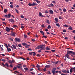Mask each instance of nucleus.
I'll return each mask as SVG.
<instances>
[{"instance_id": "f257e3e1", "label": "nucleus", "mask_w": 75, "mask_h": 75, "mask_svg": "<svg viewBox=\"0 0 75 75\" xmlns=\"http://www.w3.org/2000/svg\"><path fill=\"white\" fill-rule=\"evenodd\" d=\"M67 54H71L74 55H75V53L74 52H73L72 51L67 50Z\"/></svg>"}, {"instance_id": "f03ea898", "label": "nucleus", "mask_w": 75, "mask_h": 75, "mask_svg": "<svg viewBox=\"0 0 75 75\" xmlns=\"http://www.w3.org/2000/svg\"><path fill=\"white\" fill-rule=\"evenodd\" d=\"M2 65L3 66V67H4V68H5L6 69H7V68L5 67L6 66L7 67H9V66L8 65V64L7 63H5V64H4V63H2Z\"/></svg>"}, {"instance_id": "7ed1b4c3", "label": "nucleus", "mask_w": 75, "mask_h": 75, "mask_svg": "<svg viewBox=\"0 0 75 75\" xmlns=\"http://www.w3.org/2000/svg\"><path fill=\"white\" fill-rule=\"evenodd\" d=\"M11 13L8 14V15H5L4 17H5L6 18H10V17L11 16Z\"/></svg>"}, {"instance_id": "20e7f679", "label": "nucleus", "mask_w": 75, "mask_h": 75, "mask_svg": "<svg viewBox=\"0 0 75 75\" xmlns=\"http://www.w3.org/2000/svg\"><path fill=\"white\" fill-rule=\"evenodd\" d=\"M8 21H9L10 22H11V23H14L15 21L14 19L12 18H10L8 19Z\"/></svg>"}, {"instance_id": "39448f33", "label": "nucleus", "mask_w": 75, "mask_h": 75, "mask_svg": "<svg viewBox=\"0 0 75 75\" xmlns=\"http://www.w3.org/2000/svg\"><path fill=\"white\" fill-rule=\"evenodd\" d=\"M57 69L56 68H53V69H52V73L53 74H54L55 73V71Z\"/></svg>"}, {"instance_id": "423d86ee", "label": "nucleus", "mask_w": 75, "mask_h": 75, "mask_svg": "<svg viewBox=\"0 0 75 75\" xmlns=\"http://www.w3.org/2000/svg\"><path fill=\"white\" fill-rule=\"evenodd\" d=\"M11 35H12L13 37L16 36V33L11 31Z\"/></svg>"}, {"instance_id": "0eeeda50", "label": "nucleus", "mask_w": 75, "mask_h": 75, "mask_svg": "<svg viewBox=\"0 0 75 75\" xmlns=\"http://www.w3.org/2000/svg\"><path fill=\"white\" fill-rule=\"evenodd\" d=\"M15 40H16V41H17L18 42H20L21 41V39L19 38H15Z\"/></svg>"}, {"instance_id": "6e6552de", "label": "nucleus", "mask_w": 75, "mask_h": 75, "mask_svg": "<svg viewBox=\"0 0 75 75\" xmlns=\"http://www.w3.org/2000/svg\"><path fill=\"white\" fill-rule=\"evenodd\" d=\"M39 17H45L44 16L42 15V14L40 12H39Z\"/></svg>"}, {"instance_id": "1a4fd4ad", "label": "nucleus", "mask_w": 75, "mask_h": 75, "mask_svg": "<svg viewBox=\"0 0 75 75\" xmlns=\"http://www.w3.org/2000/svg\"><path fill=\"white\" fill-rule=\"evenodd\" d=\"M6 31L7 32H9L10 31V28L8 27H6Z\"/></svg>"}, {"instance_id": "9d476101", "label": "nucleus", "mask_w": 75, "mask_h": 75, "mask_svg": "<svg viewBox=\"0 0 75 75\" xmlns=\"http://www.w3.org/2000/svg\"><path fill=\"white\" fill-rule=\"evenodd\" d=\"M8 62H9V63H10V64H12L14 63V60H12V61H11L10 60H9Z\"/></svg>"}, {"instance_id": "9b49d317", "label": "nucleus", "mask_w": 75, "mask_h": 75, "mask_svg": "<svg viewBox=\"0 0 75 75\" xmlns=\"http://www.w3.org/2000/svg\"><path fill=\"white\" fill-rule=\"evenodd\" d=\"M54 5L52 4H51L49 5H48V6L49 7H54Z\"/></svg>"}, {"instance_id": "f8f14e48", "label": "nucleus", "mask_w": 75, "mask_h": 75, "mask_svg": "<svg viewBox=\"0 0 75 75\" xmlns=\"http://www.w3.org/2000/svg\"><path fill=\"white\" fill-rule=\"evenodd\" d=\"M65 57L68 59H70V57H69V55H68V54H65Z\"/></svg>"}, {"instance_id": "ddd939ff", "label": "nucleus", "mask_w": 75, "mask_h": 75, "mask_svg": "<svg viewBox=\"0 0 75 75\" xmlns=\"http://www.w3.org/2000/svg\"><path fill=\"white\" fill-rule=\"evenodd\" d=\"M54 20H55L56 22L57 23H58L59 22L58 18H54Z\"/></svg>"}, {"instance_id": "4468645a", "label": "nucleus", "mask_w": 75, "mask_h": 75, "mask_svg": "<svg viewBox=\"0 0 75 75\" xmlns=\"http://www.w3.org/2000/svg\"><path fill=\"white\" fill-rule=\"evenodd\" d=\"M49 13H50L51 14H53V11L52 10H49Z\"/></svg>"}, {"instance_id": "2eb2a0df", "label": "nucleus", "mask_w": 75, "mask_h": 75, "mask_svg": "<svg viewBox=\"0 0 75 75\" xmlns=\"http://www.w3.org/2000/svg\"><path fill=\"white\" fill-rule=\"evenodd\" d=\"M12 46H13V48L15 50L16 49V46L14 44H13Z\"/></svg>"}, {"instance_id": "dca6fc26", "label": "nucleus", "mask_w": 75, "mask_h": 75, "mask_svg": "<svg viewBox=\"0 0 75 75\" xmlns=\"http://www.w3.org/2000/svg\"><path fill=\"white\" fill-rule=\"evenodd\" d=\"M21 65V64H18V65L17 66V67L18 68H21L20 66Z\"/></svg>"}, {"instance_id": "f3484780", "label": "nucleus", "mask_w": 75, "mask_h": 75, "mask_svg": "<svg viewBox=\"0 0 75 75\" xmlns=\"http://www.w3.org/2000/svg\"><path fill=\"white\" fill-rule=\"evenodd\" d=\"M32 4V6H37V4L36 3H35L34 2Z\"/></svg>"}, {"instance_id": "a211bd4d", "label": "nucleus", "mask_w": 75, "mask_h": 75, "mask_svg": "<svg viewBox=\"0 0 75 75\" xmlns=\"http://www.w3.org/2000/svg\"><path fill=\"white\" fill-rule=\"evenodd\" d=\"M41 47V46H38V47H36L35 49H40V47Z\"/></svg>"}, {"instance_id": "6ab92c4d", "label": "nucleus", "mask_w": 75, "mask_h": 75, "mask_svg": "<svg viewBox=\"0 0 75 75\" xmlns=\"http://www.w3.org/2000/svg\"><path fill=\"white\" fill-rule=\"evenodd\" d=\"M46 23H47L48 24H50V22L49 20L48 19L46 20Z\"/></svg>"}, {"instance_id": "aec40b11", "label": "nucleus", "mask_w": 75, "mask_h": 75, "mask_svg": "<svg viewBox=\"0 0 75 75\" xmlns=\"http://www.w3.org/2000/svg\"><path fill=\"white\" fill-rule=\"evenodd\" d=\"M40 33H41V34H42V35H44V32H43V31H40Z\"/></svg>"}, {"instance_id": "412c9836", "label": "nucleus", "mask_w": 75, "mask_h": 75, "mask_svg": "<svg viewBox=\"0 0 75 75\" xmlns=\"http://www.w3.org/2000/svg\"><path fill=\"white\" fill-rule=\"evenodd\" d=\"M35 1L38 4H40V3H41V1H39L38 0H36Z\"/></svg>"}, {"instance_id": "4be33fe9", "label": "nucleus", "mask_w": 75, "mask_h": 75, "mask_svg": "<svg viewBox=\"0 0 75 75\" xmlns=\"http://www.w3.org/2000/svg\"><path fill=\"white\" fill-rule=\"evenodd\" d=\"M24 69H25V71H27L29 69L28 68H27V67L24 68Z\"/></svg>"}, {"instance_id": "5701e85b", "label": "nucleus", "mask_w": 75, "mask_h": 75, "mask_svg": "<svg viewBox=\"0 0 75 75\" xmlns=\"http://www.w3.org/2000/svg\"><path fill=\"white\" fill-rule=\"evenodd\" d=\"M30 46V45H25V47L26 48H29V47Z\"/></svg>"}, {"instance_id": "b1692460", "label": "nucleus", "mask_w": 75, "mask_h": 75, "mask_svg": "<svg viewBox=\"0 0 75 75\" xmlns=\"http://www.w3.org/2000/svg\"><path fill=\"white\" fill-rule=\"evenodd\" d=\"M40 50H45V47H40Z\"/></svg>"}, {"instance_id": "393cba45", "label": "nucleus", "mask_w": 75, "mask_h": 75, "mask_svg": "<svg viewBox=\"0 0 75 75\" xmlns=\"http://www.w3.org/2000/svg\"><path fill=\"white\" fill-rule=\"evenodd\" d=\"M58 61H57L56 62H53V64H58Z\"/></svg>"}, {"instance_id": "a878e982", "label": "nucleus", "mask_w": 75, "mask_h": 75, "mask_svg": "<svg viewBox=\"0 0 75 75\" xmlns=\"http://www.w3.org/2000/svg\"><path fill=\"white\" fill-rule=\"evenodd\" d=\"M69 30H72V28L71 26H69Z\"/></svg>"}, {"instance_id": "bb28decb", "label": "nucleus", "mask_w": 75, "mask_h": 75, "mask_svg": "<svg viewBox=\"0 0 75 75\" xmlns=\"http://www.w3.org/2000/svg\"><path fill=\"white\" fill-rule=\"evenodd\" d=\"M50 67V66L49 65H47L45 66V68H49Z\"/></svg>"}, {"instance_id": "cd10ccee", "label": "nucleus", "mask_w": 75, "mask_h": 75, "mask_svg": "<svg viewBox=\"0 0 75 75\" xmlns=\"http://www.w3.org/2000/svg\"><path fill=\"white\" fill-rule=\"evenodd\" d=\"M32 53L33 54V55L34 56H35L36 55V53H35V52H32Z\"/></svg>"}, {"instance_id": "c85d7f7f", "label": "nucleus", "mask_w": 75, "mask_h": 75, "mask_svg": "<svg viewBox=\"0 0 75 75\" xmlns=\"http://www.w3.org/2000/svg\"><path fill=\"white\" fill-rule=\"evenodd\" d=\"M7 48V50L8 52H9L11 51V49L10 48Z\"/></svg>"}, {"instance_id": "c756f323", "label": "nucleus", "mask_w": 75, "mask_h": 75, "mask_svg": "<svg viewBox=\"0 0 75 75\" xmlns=\"http://www.w3.org/2000/svg\"><path fill=\"white\" fill-rule=\"evenodd\" d=\"M22 45H23V46H24L25 45H27V44H26V43H25L24 42H23V43H22Z\"/></svg>"}, {"instance_id": "7c9ffc66", "label": "nucleus", "mask_w": 75, "mask_h": 75, "mask_svg": "<svg viewBox=\"0 0 75 75\" xmlns=\"http://www.w3.org/2000/svg\"><path fill=\"white\" fill-rule=\"evenodd\" d=\"M63 27H68V25H67L65 24L63 26Z\"/></svg>"}, {"instance_id": "2f4dec72", "label": "nucleus", "mask_w": 75, "mask_h": 75, "mask_svg": "<svg viewBox=\"0 0 75 75\" xmlns=\"http://www.w3.org/2000/svg\"><path fill=\"white\" fill-rule=\"evenodd\" d=\"M62 72L63 73H66V70H65L64 69H63V70H62Z\"/></svg>"}, {"instance_id": "473e14b6", "label": "nucleus", "mask_w": 75, "mask_h": 75, "mask_svg": "<svg viewBox=\"0 0 75 75\" xmlns=\"http://www.w3.org/2000/svg\"><path fill=\"white\" fill-rule=\"evenodd\" d=\"M4 13H6V12H7V10L6 9H4Z\"/></svg>"}, {"instance_id": "72a5a7b5", "label": "nucleus", "mask_w": 75, "mask_h": 75, "mask_svg": "<svg viewBox=\"0 0 75 75\" xmlns=\"http://www.w3.org/2000/svg\"><path fill=\"white\" fill-rule=\"evenodd\" d=\"M24 38H25V39L27 38V35L25 34H24Z\"/></svg>"}, {"instance_id": "f704fd0d", "label": "nucleus", "mask_w": 75, "mask_h": 75, "mask_svg": "<svg viewBox=\"0 0 75 75\" xmlns=\"http://www.w3.org/2000/svg\"><path fill=\"white\" fill-rule=\"evenodd\" d=\"M46 50H50V49L49 47H46Z\"/></svg>"}, {"instance_id": "c9c22d12", "label": "nucleus", "mask_w": 75, "mask_h": 75, "mask_svg": "<svg viewBox=\"0 0 75 75\" xmlns=\"http://www.w3.org/2000/svg\"><path fill=\"white\" fill-rule=\"evenodd\" d=\"M51 28H51V27L50 25H49L47 27V29H51Z\"/></svg>"}, {"instance_id": "e433bc0d", "label": "nucleus", "mask_w": 75, "mask_h": 75, "mask_svg": "<svg viewBox=\"0 0 75 75\" xmlns=\"http://www.w3.org/2000/svg\"><path fill=\"white\" fill-rule=\"evenodd\" d=\"M72 71H73L72 69V68L70 69V73H71L72 72Z\"/></svg>"}, {"instance_id": "4c0bfd02", "label": "nucleus", "mask_w": 75, "mask_h": 75, "mask_svg": "<svg viewBox=\"0 0 75 75\" xmlns=\"http://www.w3.org/2000/svg\"><path fill=\"white\" fill-rule=\"evenodd\" d=\"M33 53L32 52H30L29 53H28V54L30 55H32V54Z\"/></svg>"}, {"instance_id": "58836bf2", "label": "nucleus", "mask_w": 75, "mask_h": 75, "mask_svg": "<svg viewBox=\"0 0 75 75\" xmlns=\"http://www.w3.org/2000/svg\"><path fill=\"white\" fill-rule=\"evenodd\" d=\"M28 5L30 6H32V4L30 3L28 4Z\"/></svg>"}, {"instance_id": "ea45409f", "label": "nucleus", "mask_w": 75, "mask_h": 75, "mask_svg": "<svg viewBox=\"0 0 75 75\" xmlns=\"http://www.w3.org/2000/svg\"><path fill=\"white\" fill-rule=\"evenodd\" d=\"M18 46L19 47H22L21 45V44H19L18 45Z\"/></svg>"}, {"instance_id": "a19ab883", "label": "nucleus", "mask_w": 75, "mask_h": 75, "mask_svg": "<svg viewBox=\"0 0 75 75\" xmlns=\"http://www.w3.org/2000/svg\"><path fill=\"white\" fill-rule=\"evenodd\" d=\"M16 69H17V67H14V68H13V70H16Z\"/></svg>"}, {"instance_id": "79ce46f5", "label": "nucleus", "mask_w": 75, "mask_h": 75, "mask_svg": "<svg viewBox=\"0 0 75 75\" xmlns=\"http://www.w3.org/2000/svg\"><path fill=\"white\" fill-rule=\"evenodd\" d=\"M15 11H16V13H17L18 14V13H19V12H18V10H17V9H15Z\"/></svg>"}, {"instance_id": "37998d69", "label": "nucleus", "mask_w": 75, "mask_h": 75, "mask_svg": "<svg viewBox=\"0 0 75 75\" xmlns=\"http://www.w3.org/2000/svg\"><path fill=\"white\" fill-rule=\"evenodd\" d=\"M9 40H11V41H13V38H9Z\"/></svg>"}, {"instance_id": "c03bdc74", "label": "nucleus", "mask_w": 75, "mask_h": 75, "mask_svg": "<svg viewBox=\"0 0 75 75\" xmlns=\"http://www.w3.org/2000/svg\"><path fill=\"white\" fill-rule=\"evenodd\" d=\"M45 13L46 14H47L48 13V11H47V10H46Z\"/></svg>"}, {"instance_id": "a18cd8bd", "label": "nucleus", "mask_w": 75, "mask_h": 75, "mask_svg": "<svg viewBox=\"0 0 75 75\" xmlns=\"http://www.w3.org/2000/svg\"><path fill=\"white\" fill-rule=\"evenodd\" d=\"M43 71H45V72L46 71V69H45V68L43 69Z\"/></svg>"}, {"instance_id": "49530a36", "label": "nucleus", "mask_w": 75, "mask_h": 75, "mask_svg": "<svg viewBox=\"0 0 75 75\" xmlns=\"http://www.w3.org/2000/svg\"><path fill=\"white\" fill-rule=\"evenodd\" d=\"M39 46L41 47H43V46L45 47V45H40V46Z\"/></svg>"}, {"instance_id": "de8ad7c7", "label": "nucleus", "mask_w": 75, "mask_h": 75, "mask_svg": "<svg viewBox=\"0 0 75 75\" xmlns=\"http://www.w3.org/2000/svg\"><path fill=\"white\" fill-rule=\"evenodd\" d=\"M27 50H28V51H32V50H31V48H28L27 49Z\"/></svg>"}, {"instance_id": "09e8293b", "label": "nucleus", "mask_w": 75, "mask_h": 75, "mask_svg": "<svg viewBox=\"0 0 75 75\" xmlns=\"http://www.w3.org/2000/svg\"><path fill=\"white\" fill-rule=\"evenodd\" d=\"M63 11L64 12H66V9L65 8L63 9Z\"/></svg>"}, {"instance_id": "8fccbe9b", "label": "nucleus", "mask_w": 75, "mask_h": 75, "mask_svg": "<svg viewBox=\"0 0 75 75\" xmlns=\"http://www.w3.org/2000/svg\"><path fill=\"white\" fill-rule=\"evenodd\" d=\"M20 58L21 59H22L24 60H25V58H23V57H20Z\"/></svg>"}, {"instance_id": "3c124183", "label": "nucleus", "mask_w": 75, "mask_h": 75, "mask_svg": "<svg viewBox=\"0 0 75 75\" xmlns=\"http://www.w3.org/2000/svg\"><path fill=\"white\" fill-rule=\"evenodd\" d=\"M21 18H24V16L23 15H21Z\"/></svg>"}, {"instance_id": "603ef678", "label": "nucleus", "mask_w": 75, "mask_h": 75, "mask_svg": "<svg viewBox=\"0 0 75 75\" xmlns=\"http://www.w3.org/2000/svg\"><path fill=\"white\" fill-rule=\"evenodd\" d=\"M66 72L67 73H69V70L67 69V70L66 71Z\"/></svg>"}, {"instance_id": "864d4df0", "label": "nucleus", "mask_w": 75, "mask_h": 75, "mask_svg": "<svg viewBox=\"0 0 75 75\" xmlns=\"http://www.w3.org/2000/svg\"><path fill=\"white\" fill-rule=\"evenodd\" d=\"M63 31L64 33H66V30H63Z\"/></svg>"}, {"instance_id": "5fc2aeb1", "label": "nucleus", "mask_w": 75, "mask_h": 75, "mask_svg": "<svg viewBox=\"0 0 75 75\" xmlns=\"http://www.w3.org/2000/svg\"><path fill=\"white\" fill-rule=\"evenodd\" d=\"M73 11L72 10H71L69 11V12H72Z\"/></svg>"}, {"instance_id": "6e6d98bb", "label": "nucleus", "mask_w": 75, "mask_h": 75, "mask_svg": "<svg viewBox=\"0 0 75 75\" xmlns=\"http://www.w3.org/2000/svg\"><path fill=\"white\" fill-rule=\"evenodd\" d=\"M56 25L58 27H59L60 25L59 24H56Z\"/></svg>"}, {"instance_id": "4d7b16f0", "label": "nucleus", "mask_w": 75, "mask_h": 75, "mask_svg": "<svg viewBox=\"0 0 75 75\" xmlns=\"http://www.w3.org/2000/svg\"><path fill=\"white\" fill-rule=\"evenodd\" d=\"M10 7L12 8H13V5H10Z\"/></svg>"}, {"instance_id": "13d9d810", "label": "nucleus", "mask_w": 75, "mask_h": 75, "mask_svg": "<svg viewBox=\"0 0 75 75\" xmlns=\"http://www.w3.org/2000/svg\"><path fill=\"white\" fill-rule=\"evenodd\" d=\"M41 27L42 28H45L44 25V24H42L41 25Z\"/></svg>"}, {"instance_id": "bf43d9fd", "label": "nucleus", "mask_w": 75, "mask_h": 75, "mask_svg": "<svg viewBox=\"0 0 75 75\" xmlns=\"http://www.w3.org/2000/svg\"><path fill=\"white\" fill-rule=\"evenodd\" d=\"M64 39H65V40H68V37H66L64 38Z\"/></svg>"}, {"instance_id": "052dcab7", "label": "nucleus", "mask_w": 75, "mask_h": 75, "mask_svg": "<svg viewBox=\"0 0 75 75\" xmlns=\"http://www.w3.org/2000/svg\"><path fill=\"white\" fill-rule=\"evenodd\" d=\"M48 74H51L50 72V71H48Z\"/></svg>"}, {"instance_id": "680f3d73", "label": "nucleus", "mask_w": 75, "mask_h": 75, "mask_svg": "<svg viewBox=\"0 0 75 75\" xmlns=\"http://www.w3.org/2000/svg\"><path fill=\"white\" fill-rule=\"evenodd\" d=\"M2 24L5 25H6V23H5V22H3V23H2Z\"/></svg>"}, {"instance_id": "e2e57ef3", "label": "nucleus", "mask_w": 75, "mask_h": 75, "mask_svg": "<svg viewBox=\"0 0 75 75\" xmlns=\"http://www.w3.org/2000/svg\"><path fill=\"white\" fill-rule=\"evenodd\" d=\"M51 51H52V52H55V50H51Z\"/></svg>"}, {"instance_id": "0e129e2a", "label": "nucleus", "mask_w": 75, "mask_h": 75, "mask_svg": "<svg viewBox=\"0 0 75 75\" xmlns=\"http://www.w3.org/2000/svg\"><path fill=\"white\" fill-rule=\"evenodd\" d=\"M13 27H16V28L17 27V26L16 25H13Z\"/></svg>"}, {"instance_id": "69168bd1", "label": "nucleus", "mask_w": 75, "mask_h": 75, "mask_svg": "<svg viewBox=\"0 0 75 75\" xmlns=\"http://www.w3.org/2000/svg\"><path fill=\"white\" fill-rule=\"evenodd\" d=\"M45 31L46 32H47V31H48V30L47 29L45 28Z\"/></svg>"}, {"instance_id": "338daca9", "label": "nucleus", "mask_w": 75, "mask_h": 75, "mask_svg": "<svg viewBox=\"0 0 75 75\" xmlns=\"http://www.w3.org/2000/svg\"><path fill=\"white\" fill-rule=\"evenodd\" d=\"M52 3L55 4V1H53L52 2Z\"/></svg>"}, {"instance_id": "774afa93", "label": "nucleus", "mask_w": 75, "mask_h": 75, "mask_svg": "<svg viewBox=\"0 0 75 75\" xmlns=\"http://www.w3.org/2000/svg\"><path fill=\"white\" fill-rule=\"evenodd\" d=\"M72 33H75V30H74L73 31Z\"/></svg>"}]
</instances>
